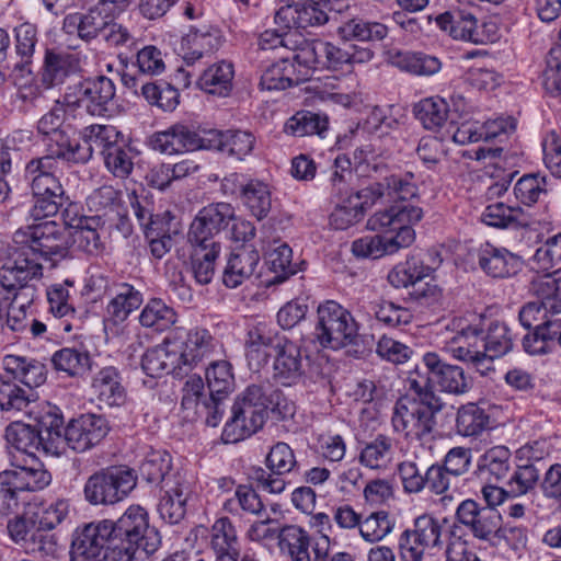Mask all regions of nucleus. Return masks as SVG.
Returning <instances> with one entry per match:
<instances>
[{
  "label": "nucleus",
  "mask_w": 561,
  "mask_h": 561,
  "mask_svg": "<svg viewBox=\"0 0 561 561\" xmlns=\"http://www.w3.org/2000/svg\"><path fill=\"white\" fill-rule=\"evenodd\" d=\"M234 67L231 61L219 60L209 65L196 84L208 94L228 96L233 88Z\"/></svg>",
  "instance_id": "33"
},
{
  "label": "nucleus",
  "mask_w": 561,
  "mask_h": 561,
  "mask_svg": "<svg viewBox=\"0 0 561 561\" xmlns=\"http://www.w3.org/2000/svg\"><path fill=\"white\" fill-rule=\"evenodd\" d=\"M42 274V262L31 257L27 251H23L20 248L15 259L0 267V286L9 294L31 283L33 279L39 278Z\"/></svg>",
  "instance_id": "20"
},
{
  "label": "nucleus",
  "mask_w": 561,
  "mask_h": 561,
  "mask_svg": "<svg viewBox=\"0 0 561 561\" xmlns=\"http://www.w3.org/2000/svg\"><path fill=\"white\" fill-rule=\"evenodd\" d=\"M144 301L142 294L129 284H121L106 311L115 323L124 322Z\"/></svg>",
  "instance_id": "47"
},
{
  "label": "nucleus",
  "mask_w": 561,
  "mask_h": 561,
  "mask_svg": "<svg viewBox=\"0 0 561 561\" xmlns=\"http://www.w3.org/2000/svg\"><path fill=\"white\" fill-rule=\"evenodd\" d=\"M140 93L149 104L156 105L165 112L175 110L179 104V91L168 83H142Z\"/></svg>",
  "instance_id": "59"
},
{
  "label": "nucleus",
  "mask_w": 561,
  "mask_h": 561,
  "mask_svg": "<svg viewBox=\"0 0 561 561\" xmlns=\"http://www.w3.org/2000/svg\"><path fill=\"white\" fill-rule=\"evenodd\" d=\"M539 477L540 471L534 463L518 465L507 482L512 497H518L535 490Z\"/></svg>",
  "instance_id": "62"
},
{
  "label": "nucleus",
  "mask_w": 561,
  "mask_h": 561,
  "mask_svg": "<svg viewBox=\"0 0 561 561\" xmlns=\"http://www.w3.org/2000/svg\"><path fill=\"white\" fill-rule=\"evenodd\" d=\"M175 351V347L171 346V339L168 335L160 345L147 350L142 355V370L150 377H161L164 374L182 377L183 373Z\"/></svg>",
  "instance_id": "23"
},
{
  "label": "nucleus",
  "mask_w": 561,
  "mask_h": 561,
  "mask_svg": "<svg viewBox=\"0 0 561 561\" xmlns=\"http://www.w3.org/2000/svg\"><path fill=\"white\" fill-rule=\"evenodd\" d=\"M483 354L485 365L491 364L494 358H499L510 351L514 345V335L505 322H491L485 331L482 332Z\"/></svg>",
  "instance_id": "42"
},
{
  "label": "nucleus",
  "mask_w": 561,
  "mask_h": 561,
  "mask_svg": "<svg viewBox=\"0 0 561 561\" xmlns=\"http://www.w3.org/2000/svg\"><path fill=\"white\" fill-rule=\"evenodd\" d=\"M214 137H217V134L209 130L199 134L193 127L178 123L165 130L154 133L149 139V145L161 153L175 154L199 149L211 150V147L218 146Z\"/></svg>",
  "instance_id": "11"
},
{
  "label": "nucleus",
  "mask_w": 561,
  "mask_h": 561,
  "mask_svg": "<svg viewBox=\"0 0 561 561\" xmlns=\"http://www.w3.org/2000/svg\"><path fill=\"white\" fill-rule=\"evenodd\" d=\"M89 540V549L98 546V540L112 536L122 539L123 542L134 546L146 554L157 550L160 539L157 530L149 526L148 514L139 505L129 506L125 513L114 523L101 520L85 525L81 530Z\"/></svg>",
  "instance_id": "1"
},
{
  "label": "nucleus",
  "mask_w": 561,
  "mask_h": 561,
  "mask_svg": "<svg viewBox=\"0 0 561 561\" xmlns=\"http://www.w3.org/2000/svg\"><path fill=\"white\" fill-rule=\"evenodd\" d=\"M438 27L447 32L453 38L474 44L482 43L478 20L465 10L446 11L435 19Z\"/></svg>",
  "instance_id": "28"
},
{
  "label": "nucleus",
  "mask_w": 561,
  "mask_h": 561,
  "mask_svg": "<svg viewBox=\"0 0 561 561\" xmlns=\"http://www.w3.org/2000/svg\"><path fill=\"white\" fill-rule=\"evenodd\" d=\"M10 462L13 467L11 471L14 472L16 484L22 492L38 491L50 483L49 472L43 468L36 456L24 455L22 459H19L18 455H13Z\"/></svg>",
  "instance_id": "27"
},
{
  "label": "nucleus",
  "mask_w": 561,
  "mask_h": 561,
  "mask_svg": "<svg viewBox=\"0 0 561 561\" xmlns=\"http://www.w3.org/2000/svg\"><path fill=\"white\" fill-rule=\"evenodd\" d=\"M422 218L423 210L417 206L393 205L370 216L367 228L380 233L385 255H391L414 242L415 232L411 225Z\"/></svg>",
  "instance_id": "5"
},
{
  "label": "nucleus",
  "mask_w": 561,
  "mask_h": 561,
  "mask_svg": "<svg viewBox=\"0 0 561 561\" xmlns=\"http://www.w3.org/2000/svg\"><path fill=\"white\" fill-rule=\"evenodd\" d=\"M311 538L307 530L297 525H287L278 533V547L290 561H311Z\"/></svg>",
  "instance_id": "40"
},
{
  "label": "nucleus",
  "mask_w": 561,
  "mask_h": 561,
  "mask_svg": "<svg viewBox=\"0 0 561 561\" xmlns=\"http://www.w3.org/2000/svg\"><path fill=\"white\" fill-rule=\"evenodd\" d=\"M327 129L328 117L309 111L296 113L287 119L284 126L285 133L295 137L321 136Z\"/></svg>",
  "instance_id": "52"
},
{
  "label": "nucleus",
  "mask_w": 561,
  "mask_h": 561,
  "mask_svg": "<svg viewBox=\"0 0 561 561\" xmlns=\"http://www.w3.org/2000/svg\"><path fill=\"white\" fill-rule=\"evenodd\" d=\"M13 240L23 251H27L31 257H35L42 264L49 263L50 267H55L67 257L69 252L68 237L55 221H45L25 230H18Z\"/></svg>",
  "instance_id": "7"
},
{
  "label": "nucleus",
  "mask_w": 561,
  "mask_h": 561,
  "mask_svg": "<svg viewBox=\"0 0 561 561\" xmlns=\"http://www.w3.org/2000/svg\"><path fill=\"white\" fill-rule=\"evenodd\" d=\"M455 522L467 528L473 538L496 546L501 540L516 538L519 542L526 540L520 527H507L502 524L501 514L490 507L481 506L472 499L460 502L455 512Z\"/></svg>",
  "instance_id": "6"
},
{
  "label": "nucleus",
  "mask_w": 561,
  "mask_h": 561,
  "mask_svg": "<svg viewBox=\"0 0 561 561\" xmlns=\"http://www.w3.org/2000/svg\"><path fill=\"white\" fill-rule=\"evenodd\" d=\"M445 523H447V518L439 519L432 514L424 513L414 518L410 528L427 549H442L444 546L443 528Z\"/></svg>",
  "instance_id": "53"
},
{
  "label": "nucleus",
  "mask_w": 561,
  "mask_h": 561,
  "mask_svg": "<svg viewBox=\"0 0 561 561\" xmlns=\"http://www.w3.org/2000/svg\"><path fill=\"white\" fill-rule=\"evenodd\" d=\"M209 133L217 134L214 140L218 142V146L211 147V149L227 152L239 160H242L253 150L254 137L251 133L242 130H227L224 133L215 129H210Z\"/></svg>",
  "instance_id": "49"
},
{
  "label": "nucleus",
  "mask_w": 561,
  "mask_h": 561,
  "mask_svg": "<svg viewBox=\"0 0 561 561\" xmlns=\"http://www.w3.org/2000/svg\"><path fill=\"white\" fill-rule=\"evenodd\" d=\"M314 336L321 346L339 350L355 343L358 325L346 308L328 300L318 307Z\"/></svg>",
  "instance_id": "8"
},
{
  "label": "nucleus",
  "mask_w": 561,
  "mask_h": 561,
  "mask_svg": "<svg viewBox=\"0 0 561 561\" xmlns=\"http://www.w3.org/2000/svg\"><path fill=\"white\" fill-rule=\"evenodd\" d=\"M394 455L393 439L379 434L360 448L358 461L368 469L385 471L392 465Z\"/></svg>",
  "instance_id": "37"
},
{
  "label": "nucleus",
  "mask_w": 561,
  "mask_h": 561,
  "mask_svg": "<svg viewBox=\"0 0 561 561\" xmlns=\"http://www.w3.org/2000/svg\"><path fill=\"white\" fill-rule=\"evenodd\" d=\"M443 405L436 394L425 393L423 399H414L412 394L402 396L392 410V427L407 438L421 443L431 442L437 425L436 414Z\"/></svg>",
  "instance_id": "3"
},
{
  "label": "nucleus",
  "mask_w": 561,
  "mask_h": 561,
  "mask_svg": "<svg viewBox=\"0 0 561 561\" xmlns=\"http://www.w3.org/2000/svg\"><path fill=\"white\" fill-rule=\"evenodd\" d=\"M482 221L488 226L506 228L510 226L526 227L528 220L519 207H510L503 203H494L485 207Z\"/></svg>",
  "instance_id": "54"
},
{
  "label": "nucleus",
  "mask_w": 561,
  "mask_h": 561,
  "mask_svg": "<svg viewBox=\"0 0 561 561\" xmlns=\"http://www.w3.org/2000/svg\"><path fill=\"white\" fill-rule=\"evenodd\" d=\"M445 350L454 358L472 364L482 374L490 369L484 360L482 331L477 327L467 325L457 330L446 340Z\"/></svg>",
  "instance_id": "14"
},
{
  "label": "nucleus",
  "mask_w": 561,
  "mask_h": 561,
  "mask_svg": "<svg viewBox=\"0 0 561 561\" xmlns=\"http://www.w3.org/2000/svg\"><path fill=\"white\" fill-rule=\"evenodd\" d=\"M37 399L31 388L18 385L8 375H0V410L3 412H27Z\"/></svg>",
  "instance_id": "41"
},
{
  "label": "nucleus",
  "mask_w": 561,
  "mask_h": 561,
  "mask_svg": "<svg viewBox=\"0 0 561 561\" xmlns=\"http://www.w3.org/2000/svg\"><path fill=\"white\" fill-rule=\"evenodd\" d=\"M137 477L128 467L111 466L90 476L84 484V499L92 505L115 504L136 486Z\"/></svg>",
  "instance_id": "9"
},
{
  "label": "nucleus",
  "mask_w": 561,
  "mask_h": 561,
  "mask_svg": "<svg viewBox=\"0 0 561 561\" xmlns=\"http://www.w3.org/2000/svg\"><path fill=\"white\" fill-rule=\"evenodd\" d=\"M529 290L551 316L561 312V278H556L549 273L538 275L530 282Z\"/></svg>",
  "instance_id": "44"
},
{
  "label": "nucleus",
  "mask_w": 561,
  "mask_h": 561,
  "mask_svg": "<svg viewBox=\"0 0 561 561\" xmlns=\"http://www.w3.org/2000/svg\"><path fill=\"white\" fill-rule=\"evenodd\" d=\"M73 129L68 128L43 136L46 156L56 162L83 163V153L80 142L72 137Z\"/></svg>",
  "instance_id": "34"
},
{
  "label": "nucleus",
  "mask_w": 561,
  "mask_h": 561,
  "mask_svg": "<svg viewBox=\"0 0 561 561\" xmlns=\"http://www.w3.org/2000/svg\"><path fill=\"white\" fill-rule=\"evenodd\" d=\"M5 438L10 446V459L18 455L22 459L24 455L36 456V450L44 442L41 432L36 427L22 422H13L5 430Z\"/></svg>",
  "instance_id": "36"
},
{
  "label": "nucleus",
  "mask_w": 561,
  "mask_h": 561,
  "mask_svg": "<svg viewBox=\"0 0 561 561\" xmlns=\"http://www.w3.org/2000/svg\"><path fill=\"white\" fill-rule=\"evenodd\" d=\"M529 290L551 316L561 312V278H556L549 273L538 275L530 282Z\"/></svg>",
  "instance_id": "45"
},
{
  "label": "nucleus",
  "mask_w": 561,
  "mask_h": 561,
  "mask_svg": "<svg viewBox=\"0 0 561 561\" xmlns=\"http://www.w3.org/2000/svg\"><path fill=\"white\" fill-rule=\"evenodd\" d=\"M80 58L77 54L47 49L41 81L46 88L62 84L65 80L80 71Z\"/></svg>",
  "instance_id": "22"
},
{
  "label": "nucleus",
  "mask_w": 561,
  "mask_h": 561,
  "mask_svg": "<svg viewBox=\"0 0 561 561\" xmlns=\"http://www.w3.org/2000/svg\"><path fill=\"white\" fill-rule=\"evenodd\" d=\"M396 519L387 511L370 513L360 522L359 535L368 543H377L388 537L394 529Z\"/></svg>",
  "instance_id": "50"
},
{
  "label": "nucleus",
  "mask_w": 561,
  "mask_h": 561,
  "mask_svg": "<svg viewBox=\"0 0 561 561\" xmlns=\"http://www.w3.org/2000/svg\"><path fill=\"white\" fill-rule=\"evenodd\" d=\"M274 376L283 385L296 383L304 375V365L299 347L287 337L276 347Z\"/></svg>",
  "instance_id": "30"
},
{
  "label": "nucleus",
  "mask_w": 561,
  "mask_h": 561,
  "mask_svg": "<svg viewBox=\"0 0 561 561\" xmlns=\"http://www.w3.org/2000/svg\"><path fill=\"white\" fill-rule=\"evenodd\" d=\"M423 364L432 373L433 386L443 392L459 396L472 387V379L463 368L443 362L436 353H426Z\"/></svg>",
  "instance_id": "15"
},
{
  "label": "nucleus",
  "mask_w": 561,
  "mask_h": 561,
  "mask_svg": "<svg viewBox=\"0 0 561 561\" xmlns=\"http://www.w3.org/2000/svg\"><path fill=\"white\" fill-rule=\"evenodd\" d=\"M414 114L424 128L436 130L440 128L447 119L448 105L443 99L427 98L415 104Z\"/></svg>",
  "instance_id": "57"
},
{
  "label": "nucleus",
  "mask_w": 561,
  "mask_h": 561,
  "mask_svg": "<svg viewBox=\"0 0 561 561\" xmlns=\"http://www.w3.org/2000/svg\"><path fill=\"white\" fill-rule=\"evenodd\" d=\"M170 469L171 457L164 450H150L139 465L140 474L147 482H161L162 486L165 480L181 476L180 473L169 474Z\"/></svg>",
  "instance_id": "51"
},
{
  "label": "nucleus",
  "mask_w": 561,
  "mask_h": 561,
  "mask_svg": "<svg viewBox=\"0 0 561 561\" xmlns=\"http://www.w3.org/2000/svg\"><path fill=\"white\" fill-rule=\"evenodd\" d=\"M388 33L386 24L359 16L342 22L336 28V34L345 43L357 41L374 44L383 41Z\"/></svg>",
  "instance_id": "31"
},
{
  "label": "nucleus",
  "mask_w": 561,
  "mask_h": 561,
  "mask_svg": "<svg viewBox=\"0 0 561 561\" xmlns=\"http://www.w3.org/2000/svg\"><path fill=\"white\" fill-rule=\"evenodd\" d=\"M70 286H73V282L67 279L61 284H54L47 288L46 296L49 312L57 318H75L76 309L68 289Z\"/></svg>",
  "instance_id": "61"
},
{
  "label": "nucleus",
  "mask_w": 561,
  "mask_h": 561,
  "mask_svg": "<svg viewBox=\"0 0 561 561\" xmlns=\"http://www.w3.org/2000/svg\"><path fill=\"white\" fill-rule=\"evenodd\" d=\"M206 380L210 396H227L234 383L231 365L226 360L211 362L206 368Z\"/></svg>",
  "instance_id": "58"
},
{
  "label": "nucleus",
  "mask_w": 561,
  "mask_h": 561,
  "mask_svg": "<svg viewBox=\"0 0 561 561\" xmlns=\"http://www.w3.org/2000/svg\"><path fill=\"white\" fill-rule=\"evenodd\" d=\"M115 96L113 81L105 77L85 79L75 87V96L66 93L68 105L84 107L93 116H102L108 112V106Z\"/></svg>",
  "instance_id": "12"
},
{
  "label": "nucleus",
  "mask_w": 561,
  "mask_h": 561,
  "mask_svg": "<svg viewBox=\"0 0 561 561\" xmlns=\"http://www.w3.org/2000/svg\"><path fill=\"white\" fill-rule=\"evenodd\" d=\"M164 494L160 497L158 513L170 525L179 524L186 514V504L192 494L191 483L183 477L168 479L162 486Z\"/></svg>",
  "instance_id": "17"
},
{
  "label": "nucleus",
  "mask_w": 561,
  "mask_h": 561,
  "mask_svg": "<svg viewBox=\"0 0 561 561\" xmlns=\"http://www.w3.org/2000/svg\"><path fill=\"white\" fill-rule=\"evenodd\" d=\"M220 248H195L191 255L192 272L198 284H209L215 274V262Z\"/></svg>",
  "instance_id": "60"
},
{
  "label": "nucleus",
  "mask_w": 561,
  "mask_h": 561,
  "mask_svg": "<svg viewBox=\"0 0 561 561\" xmlns=\"http://www.w3.org/2000/svg\"><path fill=\"white\" fill-rule=\"evenodd\" d=\"M260 262V254L253 247L242 245L231 253L224 271L222 282L229 288L240 286L250 278Z\"/></svg>",
  "instance_id": "29"
},
{
  "label": "nucleus",
  "mask_w": 561,
  "mask_h": 561,
  "mask_svg": "<svg viewBox=\"0 0 561 561\" xmlns=\"http://www.w3.org/2000/svg\"><path fill=\"white\" fill-rule=\"evenodd\" d=\"M240 199L252 216L262 220L272 209V187L260 179H249L241 186Z\"/></svg>",
  "instance_id": "39"
},
{
  "label": "nucleus",
  "mask_w": 561,
  "mask_h": 561,
  "mask_svg": "<svg viewBox=\"0 0 561 561\" xmlns=\"http://www.w3.org/2000/svg\"><path fill=\"white\" fill-rule=\"evenodd\" d=\"M5 374L23 387L34 388L42 386L47 378L46 366L35 359L19 355H5L2 360Z\"/></svg>",
  "instance_id": "24"
},
{
  "label": "nucleus",
  "mask_w": 561,
  "mask_h": 561,
  "mask_svg": "<svg viewBox=\"0 0 561 561\" xmlns=\"http://www.w3.org/2000/svg\"><path fill=\"white\" fill-rule=\"evenodd\" d=\"M221 44L222 36L217 28H210L206 32H191L181 42L183 60L187 66L194 65L204 56L216 51Z\"/></svg>",
  "instance_id": "32"
},
{
  "label": "nucleus",
  "mask_w": 561,
  "mask_h": 561,
  "mask_svg": "<svg viewBox=\"0 0 561 561\" xmlns=\"http://www.w3.org/2000/svg\"><path fill=\"white\" fill-rule=\"evenodd\" d=\"M375 56L374 50L367 46L343 42L342 45L322 39L302 38L295 47L293 60L309 70V78L313 70H343L346 66L365 64Z\"/></svg>",
  "instance_id": "2"
},
{
  "label": "nucleus",
  "mask_w": 561,
  "mask_h": 561,
  "mask_svg": "<svg viewBox=\"0 0 561 561\" xmlns=\"http://www.w3.org/2000/svg\"><path fill=\"white\" fill-rule=\"evenodd\" d=\"M96 549L100 550L95 561H133L138 549L112 536L105 537L103 541L98 540Z\"/></svg>",
  "instance_id": "64"
},
{
  "label": "nucleus",
  "mask_w": 561,
  "mask_h": 561,
  "mask_svg": "<svg viewBox=\"0 0 561 561\" xmlns=\"http://www.w3.org/2000/svg\"><path fill=\"white\" fill-rule=\"evenodd\" d=\"M92 388L99 401L108 407H121L126 401L122 376L113 366L103 367L98 371L93 378Z\"/></svg>",
  "instance_id": "35"
},
{
  "label": "nucleus",
  "mask_w": 561,
  "mask_h": 561,
  "mask_svg": "<svg viewBox=\"0 0 561 561\" xmlns=\"http://www.w3.org/2000/svg\"><path fill=\"white\" fill-rule=\"evenodd\" d=\"M270 411H274V404L264 387L249 386L231 408V416L222 433L226 442L237 443L256 433L263 427Z\"/></svg>",
  "instance_id": "4"
},
{
  "label": "nucleus",
  "mask_w": 561,
  "mask_h": 561,
  "mask_svg": "<svg viewBox=\"0 0 561 561\" xmlns=\"http://www.w3.org/2000/svg\"><path fill=\"white\" fill-rule=\"evenodd\" d=\"M489 421V414L477 404L462 405L457 412V432L462 436H478L488 428Z\"/></svg>",
  "instance_id": "56"
},
{
  "label": "nucleus",
  "mask_w": 561,
  "mask_h": 561,
  "mask_svg": "<svg viewBox=\"0 0 561 561\" xmlns=\"http://www.w3.org/2000/svg\"><path fill=\"white\" fill-rule=\"evenodd\" d=\"M171 346L175 347L183 375L188 374L216 353L218 342L206 329L194 328L185 331L176 328L170 334Z\"/></svg>",
  "instance_id": "10"
},
{
  "label": "nucleus",
  "mask_w": 561,
  "mask_h": 561,
  "mask_svg": "<svg viewBox=\"0 0 561 561\" xmlns=\"http://www.w3.org/2000/svg\"><path fill=\"white\" fill-rule=\"evenodd\" d=\"M510 458L511 453L507 447H492L481 456L479 469L494 476L496 480L503 479L510 471Z\"/></svg>",
  "instance_id": "63"
},
{
  "label": "nucleus",
  "mask_w": 561,
  "mask_h": 561,
  "mask_svg": "<svg viewBox=\"0 0 561 561\" xmlns=\"http://www.w3.org/2000/svg\"><path fill=\"white\" fill-rule=\"evenodd\" d=\"M479 267L493 278H506L516 275L523 265L519 256L505 248L489 242L480 244L473 253Z\"/></svg>",
  "instance_id": "16"
},
{
  "label": "nucleus",
  "mask_w": 561,
  "mask_h": 561,
  "mask_svg": "<svg viewBox=\"0 0 561 561\" xmlns=\"http://www.w3.org/2000/svg\"><path fill=\"white\" fill-rule=\"evenodd\" d=\"M432 268L420 259L410 256L405 262L394 266L388 274V282L396 288H412L428 277Z\"/></svg>",
  "instance_id": "46"
},
{
  "label": "nucleus",
  "mask_w": 561,
  "mask_h": 561,
  "mask_svg": "<svg viewBox=\"0 0 561 561\" xmlns=\"http://www.w3.org/2000/svg\"><path fill=\"white\" fill-rule=\"evenodd\" d=\"M309 80V70L305 66L291 62L288 57L266 66L262 72L260 85L265 90H285Z\"/></svg>",
  "instance_id": "21"
},
{
  "label": "nucleus",
  "mask_w": 561,
  "mask_h": 561,
  "mask_svg": "<svg viewBox=\"0 0 561 561\" xmlns=\"http://www.w3.org/2000/svg\"><path fill=\"white\" fill-rule=\"evenodd\" d=\"M108 431V423L102 415L87 413L69 422L65 440L75 451L83 453L99 445Z\"/></svg>",
  "instance_id": "13"
},
{
  "label": "nucleus",
  "mask_w": 561,
  "mask_h": 561,
  "mask_svg": "<svg viewBox=\"0 0 561 561\" xmlns=\"http://www.w3.org/2000/svg\"><path fill=\"white\" fill-rule=\"evenodd\" d=\"M176 320L175 310L158 298L149 300L139 314L140 324L157 332L167 331Z\"/></svg>",
  "instance_id": "48"
},
{
  "label": "nucleus",
  "mask_w": 561,
  "mask_h": 561,
  "mask_svg": "<svg viewBox=\"0 0 561 561\" xmlns=\"http://www.w3.org/2000/svg\"><path fill=\"white\" fill-rule=\"evenodd\" d=\"M209 547L215 561H238L240 556L236 528L228 517L218 518L209 531Z\"/></svg>",
  "instance_id": "25"
},
{
  "label": "nucleus",
  "mask_w": 561,
  "mask_h": 561,
  "mask_svg": "<svg viewBox=\"0 0 561 561\" xmlns=\"http://www.w3.org/2000/svg\"><path fill=\"white\" fill-rule=\"evenodd\" d=\"M107 14L99 7L87 12H76L65 16L62 30L69 35H76L84 42H91L101 35L106 26Z\"/></svg>",
  "instance_id": "26"
},
{
  "label": "nucleus",
  "mask_w": 561,
  "mask_h": 561,
  "mask_svg": "<svg viewBox=\"0 0 561 561\" xmlns=\"http://www.w3.org/2000/svg\"><path fill=\"white\" fill-rule=\"evenodd\" d=\"M121 133L112 125L93 124L81 131L83 144H80V151L83 153V163L88 162L93 153L98 151L102 156L107 149L118 142Z\"/></svg>",
  "instance_id": "38"
},
{
  "label": "nucleus",
  "mask_w": 561,
  "mask_h": 561,
  "mask_svg": "<svg viewBox=\"0 0 561 561\" xmlns=\"http://www.w3.org/2000/svg\"><path fill=\"white\" fill-rule=\"evenodd\" d=\"M42 274V262L31 257L27 251H23L20 248L15 259L0 267V286L9 294L31 283L33 279L39 278Z\"/></svg>",
  "instance_id": "19"
},
{
  "label": "nucleus",
  "mask_w": 561,
  "mask_h": 561,
  "mask_svg": "<svg viewBox=\"0 0 561 561\" xmlns=\"http://www.w3.org/2000/svg\"><path fill=\"white\" fill-rule=\"evenodd\" d=\"M35 197L32 215L35 219L55 216L68 199L56 173L30 182Z\"/></svg>",
  "instance_id": "18"
},
{
  "label": "nucleus",
  "mask_w": 561,
  "mask_h": 561,
  "mask_svg": "<svg viewBox=\"0 0 561 561\" xmlns=\"http://www.w3.org/2000/svg\"><path fill=\"white\" fill-rule=\"evenodd\" d=\"M98 224L99 221L94 217L81 218L78 225L72 227L71 238L78 250L91 255L102 252L103 243L96 229Z\"/></svg>",
  "instance_id": "55"
},
{
  "label": "nucleus",
  "mask_w": 561,
  "mask_h": 561,
  "mask_svg": "<svg viewBox=\"0 0 561 561\" xmlns=\"http://www.w3.org/2000/svg\"><path fill=\"white\" fill-rule=\"evenodd\" d=\"M50 362L56 371L64 373L68 377H81L91 368L89 353L76 347H62L56 351Z\"/></svg>",
  "instance_id": "43"
}]
</instances>
